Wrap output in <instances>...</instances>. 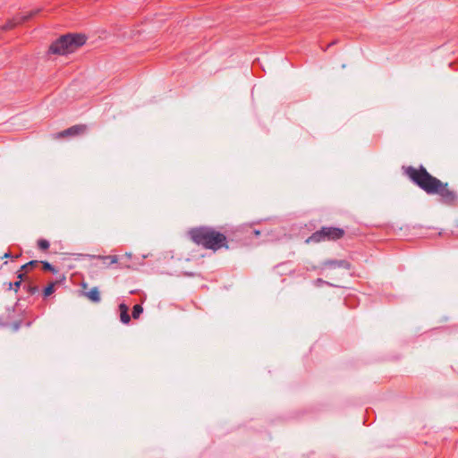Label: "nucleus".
Masks as SVG:
<instances>
[{
  "label": "nucleus",
  "mask_w": 458,
  "mask_h": 458,
  "mask_svg": "<svg viewBox=\"0 0 458 458\" xmlns=\"http://www.w3.org/2000/svg\"><path fill=\"white\" fill-rule=\"evenodd\" d=\"M405 174L428 194H437L446 203H453L456 200L457 195L449 187V184L431 175L425 167L415 168L409 166L405 169Z\"/></svg>",
  "instance_id": "obj_1"
},
{
  "label": "nucleus",
  "mask_w": 458,
  "mask_h": 458,
  "mask_svg": "<svg viewBox=\"0 0 458 458\" xmlns=\"http://www.w3.org/2000/svg\"><path fill=\"white\" fill-rule=\"evenodd\" d=\"M191 240L207 249L217 250L225 245L226 238L223 233L208 228L194 229L191 232Z\"/></svg>",
  "instance_id": "obj_2"
},
{
  "label": "nucleus",
  "mask_w": 458,
  "mask_h": 458,
  "mask_svg": "<svg viewBox=\"0 0 458 458\" xmlns=\"http://www.w3.org/2000/svg\"><path fill=\"white\" fill-rule=\"evenodd\" d=\"M86 42L83 34H67L59 38L50 46V52L57 55H66L77 50Z\"/></svg>",
  "instance_id": "obj_3"
},
{
  "label": "nucleus",
  "mask_w": 458,
  "mask_h": 458,
  "mask_svg": "<svg viewBox=\"0 0 458 458\" xmlns=\"http://www.w3.org/2000/svg\"><path fill=\"white\" fill-rule=\"evenodd\" d=\"M344 232L336 227H322L320 231L314 233L309 237L307 242H319L324 240H337L344 236Z\"/></svg>",
  "instance_id": "obj_4"
},
{
  "label": "nucleus",
  "mask_w": 458,
  "mask_h": 458,
  "mask_svg": "<svg viewBox=\"0 0 458 458\" xmlns=\"http://www.w3.org/2000/svg\"><path fill=\"white\" fill-rule=\"evenodd\" d=\"M86 131V125L79 124L74 125L71 128H68L63 131H60L57 133V138H63V137H68V136H74L84 133Z\"/></svg>",
  "instance_id": "obj_5"
},
{
  "label": "nucleus",
  "mask_w": 458,
  "mask_h": 458,
  "mask_svg": "<svg viewBox=\"0 0 458 458\" xmlns=\"http://www.w3.org/2000/svg\"><path fill=\"white\" fill-rule=\"evenodd\" d=\"M84 295L92 302H99L101 300L98 287L91 288L89 292H86Z\"/></svg>",
  "instance_id": "obj_6"
},
{
  "label": "nucleus",
  "mask_w": 458,
  "mask_h": 458,
  "mask_svg": "<svg viewBox=\"0 0 458 458\" xmlns=\"http://www.w3.org/2000/svg\"><path fill=\"white\" fill-rule=\"evenodd\" d=\"M120 310V319L123 324H128L131 320V317L128 314V307L122 303L119 305Z\"/></svg>",
  "instance_id": "obj_7"
},
{
  "label": "nucleus",
  "mask_w": 458,
  "mask_h": 458,
  "mask_svg": "<svg viewBox=\"0 0 458 458\" xmlns=\"http://www.w3.org/2000/svg\"><path fill=\"white\" fill-rule=\"evenodd\" d=\"M94 258H97L98 259L102 260H109L111 264H114L118 262L117 256H93Z\"/></svg>",
  "instance_id": "obj_8"
},
{
  "label": "nucleus",
  "mask_w": 458,
  "mask_h": 458,
  "mask_svg": "<svg viewBox=\"0 0 458 458\" xmlns=\"http://www.w3.org/2000/svg\"><path fill=\"white\" fill-rule=\"evenodd\" d=\"M142 311L143 308L140 305H135L132 310V318L135 319L138 318L140 315L142 313Z\"/></svg>",
  "instance_id": "obj_9"
},
{
  "label": "nucleus",
  "mask_w": 458,
  "mask_h": 458,
  "mask_svg": "<svg viewBox=\"0 0 458 458\" xmlns=\"http://www.w3.org/2000/svg\"><path fill=\"white\" fill-rule=\"evenodd\" d=\"M38 246L40 250H47L49 248V242L45 239H40L38 241Z\"/></svg>",
  "instance_id": "obj_10"
},
{
  "label": "nucleus",
  "mask_w": 458,
  "mask_h": 458,
  "mask_svg": "<svg viewBox=\"0 0 458 458\" xmlns=\"http://www.w3.org/2000/svg\"><path fill=\"white\" fill-rule=\"evenodd\" d=\"M55 283H51L44 289V295L46 297L51 295L55 291Z\"/></svg>",
  "instance_id": "obj_11"
},
{
  "label": "nucleus",
  "mask_w": 458,
  "mask_h": 458,
  "mask_svg": "<svg viewBox=\"0 0 458 458\" xmlns=\"http://www.w3.org/2000/svg\"><path fill=\"white\" fill-rule=\"evenodd\" d=\"M24 276V274H19L18 275V278L20 279L19 281L15 282L13 284L12 283H10V289H13V287H14V291L17 292L18 288L20 287L21 285V282Z\"/></svg>",
  "instance_id": "obj_12"
},
{
  "label": "nucleus",
  "mask_w": 458,
  "mask_h": 458,
  "mask_svg": "<svg viewBox=\"0 0 458 458\" xmlns=\"http://www.w3.org/2000/svg\"><path fill=\"white\" fill-rule=\"evenodd\" d=\"M38 261L37 260H31L28 263H26L25 265H23L21 269H27L29 267H36L38 265Z\"/></svg>",
  "instance_id": "obj_13"
},
{
  "label": "nucleus",
  "mask_w": 458,
  "mask_h": 458,
  "mask_svg": "<svg viewBox=\"0 0 458 458\" xmlns=\"http://www.w3.org/2000/svg\"><path fill=\"white\" fill-rule=\"evenodd\" d=\"M42 264H43V268L45 270H49V271H52L54 273H56V270L48 262L45 261V262H42Z\"/></svg>",
  "instance_id": "obj_14"
},
{
  "label": "nucleus",
  "mask_w": 458,
  "mask_h": 458,
  "mask_svg": "<svg viewBox=\"0 0 458 458\" xmlns=\"http://www.w3.org/2000/svg\"><path fill=\"white\" fill-rule=\"evenodd\" d=\"M327 264H328V265H336V264L342 265V264H344V261H339V262L338 261H328V262H327Z\"/></svg>",
  "instance_id": "obj_15"
},
{
  "label": "nucleus",
  "mask_w": 458,
  "mask_h": 458,
  "mask_svg": "<svg viewBox=\"0 0 458 458\" xmlns=\"http://www.w3.org/2000/svg\"><path fill=\"white\" fill-rule=\"evenodd\" d=\"M81 285H82L83 289H86L88 287V284H86V283H83Z\"/></svg>",
  "instance_id": "obj_16"
},
{
  "label": "nucleus",
  "mask_w": 458,
  "mask_h": 458,
  "mask_svg": "<svg viewBox=\"0 0 458 458\" xmlns=\"http://www.w3.org/2000/svg\"><path fill=\"white\" fill-rule=\"evenodd\" d=\"M9 257H10V254H9V253H5V254L4 255V258H9Z\"/></svg>",
  "instance_id": "obj_17"
},
{
  "label": "nucleus",
  "mask_w": 458,
  "mask_h": 458,
  "mask_svg": "<svg viewBox=\"0 0 458 458\" xmlns=\"http://www.w3.org/2000/svg\"><path fill=\"white\" fill-rule=\"evenodd\" d=\"M131 256V253H126V257L130 258Z\"/></svg>",
  "instance_id": "obj_18"
},
{
  "label": "nucleus",
  "mask_w": 458,
  "mask_h": 458,
  "mask_svg": "<svg viewBox=\"0 0 458 458\" xmlns=\"http://www.w3.org/2000/svg\"><path fill=\"white\" fill-rule=\"evenodd\" d=\"M36 13H38V10H36L33 13L30 14V16L35 14Z\"/></svg>",
  "instance_id": "obj_19"
}]
</instances>
